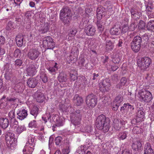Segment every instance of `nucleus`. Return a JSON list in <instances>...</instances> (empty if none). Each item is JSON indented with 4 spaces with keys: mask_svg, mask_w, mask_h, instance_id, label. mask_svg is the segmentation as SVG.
<instances>
[{
    "mask_svg": "<svg viewBox=\"0 0 154 154\" xmlns=\"http://www.w3.org/2000/svg\"><path fill=\"white\" fill-rule=\"evenodd\" d=\"M8 116L9 119H14L15 117V110H12L9 112Z\"/></svg>",
    "mask_w": 154,
    "mask_h": 154,
    "instance_id": "obj_53",
    "label": "nucleus"
},
{
    "mask_svg": "<svg viewBox=\"0 0 154 154\" xmlns=\"http://www.w3.org/2000/svg\"><path fill=\"white\" fill-rule=\"evenodd\" d=\"M113 43L110 40H107L106 41V50H111L114 48Z\"/></svg>",
    "mask_w": 154,
    "mask_h": 154,
    "instance_id": "obj_35",
    "label": "nucleus"
},
{
    "mask_svg": "<svg viewBox=\"0 0 154 154\" xmlns=\"http://www.w3.org/2000/svg\"><path fill=\"white\" fill-rule=\"evenodd\" d=\"M40 54V52L37 49L35 48H32L29 50L27 56L30 59L35 60L38 57Z\"/></svg>",
    "mask_w": 154,
    "mask_h": 154,
    "instance_id": "obj_9",
    "label": "nucleus"
},
{
    "mask_svg": "<svg viewBox=\"0 0 154 154\" xmlns=\"http://www.w3.org/2000/svg\"><path fill=\"white\" fill-rule=\"evenodd\" d=\"M112 58V62L116 64H118L120 60V58L118 54H115V56H113Z\"/></svg>",
    "mask_w": 154,
    "mask_h": 154,
    "instance_id": "obj_41",
    "label": "nucleus"
},
{
    "mask_svg": "<svg viewBox=\"0 0 154 154\" xmlns=\"http://www.w3.org/2000/svg\"><path fill=\"white\" fill-rule=\"evenodd\" d=\"M21 55V52L20 50L18 49H16L14 53V56L15 57H19Z\"/></svg>",
    "mask_w": 154,
    "mask_h": 154,
    "instance_id": "obj_51",
    "label": "nucleus"
},
{
    "mask_svg": "<svg viewBox=\"0 0 154 154\" xmlns=\"http://www.w3.org/2000/svg\"><path fill=\"white\" fill-rule=\"evenodd\" d=\"M145 23L142 20H140L138 25V28L140 29H144L145 26Z\"/></svg>",
    "mask_w": 154,
    "mask_h": 154,
    "instance_id": "obj_54",
    "label": "nucleus"
},
{
    "mask_svg": "<svg viewBox=\"0 0 154 154\" xmlns=\"http://www.w3.org/2000/svg\"><path fill=\"white\" fill-rule=\"evenodd\" d=\"M91 144V142L89 139H87L84 145H81L79 146L80 149H83L85 150H86L90 147Z\"/></svg>",
    "mask_w": 154,
    "mask_h": 154,
    "instance_id": "obj_27",
    "label": "nucleus"
},
{
    "mask_svg": "<svg viewBox=\"0 0 154 154\" xmlns=\"http://www.w3.org/2000/svg\"><path fill=\"white\" fill-rule=\"evenodd\" d=\"M109 66L110 67V68L109 67H108V66H107V68L108 70L110 71L112 70L114 71L116 70L118 68V67L117 66L115 65L113 66L109 65Z\"/></svg>",
    "mask_w": 154,
    "mask_h": 154,
    "instance_id": "obj_57",
    "label": "nucleus"
},
{
    "mask_svg": "<svg viewBox=\"0 0 154 154\" xmlns=\"http://www.w3.org/2000/svg\"><path fill=\"white\" fill-rule=\"evenodd\" d=\"M58 80L60 82H65L66 80V75L63 73H61L58 76Z\"/></svg>",
    "mask_w": 154,
    "mask_h": 154,
    "instance_id": "obj_43",
    "label": "nucleus"
},
{
    "mask_svg": "<svg viewBox=\"0 0 154 154\" xmlns=\"http://www.w3.org/2000/svg\"><path fill=\"white\" fill-rule=\"evenodd\" d=\"M130 12L131 14V17L134 18H138V17H136L138 13L134 9L132 8L131 9Z\"/></svg>",
    "mask_w": 154,
    "mask_h": 154,
    "instance_id": "obj_52",
    "label": "nucleus"
},
{
    "mask_svg": "<svg viewBox=\"0 0 154 154\" xmlns=\"http://www.w3.org/2000/svg\"><path fill=\"white\" fill-rule=\"evenodd\" d=\"M34 97L39 103L43 102L45 100L44 94L40 91H37L34 94Z\"/></svg>",
    "mask_w": 154,
    "mask_h": 154,
    "instance_id": "obj_14",
    "label": "nucleus"
},
{
    "mask_svg": "<svg viewBox=\"0 0 154 154\" xmlns=\"http://www.w3.org/2000/svg\"><path fill=\"white\" fill-rule=\"evenodd\" d=\"M14 23L11 21L9 22L6 27V29L8 30H10L14 29Z\"/></svg>",
    "mask_w": 154,
    "mask_h": 154,
    "instance_id": "obj_49",
    "label": "nucleus"
},
{
    "mask_svg": "<svg viewBox=\"0 0 154 154\" xmlns=\"http://www.w3.org/2000/svg\"><path fill=\"white\" fill-rule=\"evenodd\" d=\"M151 59L149 57H143L137 61L138 66L141 70L145 71L148 68L152 63Z\"/></svg>",
    "mask_w": 154,
    "mask_h": 154,
    "instance_id": "obj_5",
    "label": "nucleus"
},
{
    "mask_svg": "<svg viewBox=\"0 0 154 154\" xmlns=\"http://www.w3.org/2000/svg\"><path fill=\"white\" fill-rule=\"evenodd\" d=\"M110 120L108 117L104 115H99L97 117L96 125L99 130H103L104 132H107L109 128Z\"/></svg>",
    "mask_w": 154,
    "mask_h": 154,
    "instance_id": "obj_1",
    "label": "nucleus"
},
{
    "mask_svg": "<svg viewBox=\"0 0 154 154\" xmlns=\"http://www.w3.org/2000/svg\"><path fill=\"white\" fill-rule=\"evenodd\" d=\"M128 134L126 131H122L120 132L118 135V139L120 140H123L125 139Z\"/></svg>",
    "mask_w": 154,
    "mask_h": 154,
    "instance_id": "obj_38",
    "label": "nucleus"
},
{
    "mask_svg": "<svg viewBox=\"0 0 154 154\" xmlns=\"http://www.w3.org/2000/svg\"><path fill=\"white\" fill-rule=\"evenodd\" d=\"M121 127V125H120L119 121L117 119L115 120L114 122V125L113 126V129H114L115 131H119Z\"/></svg>",
    "mask_w": 154,
    "mask_h": 154,
    "instance_id": "obj_30",
    "label": "nucleus"
},
{
    "mask_svg": "<svg viewBox=\"0 0 154 154\" xmlns=\"http://www.w3.org/2000/svg\"><path fill=\"white\" fill-rule=\"evenodd\" d=\"M26 129V128L24 125L19 126L16 130V132L18 134H20Z\"/></svg>",
    "mask_w": 154,
    "mask_h": 154,
    "instance_id": "obj_42",
    "label": "nucleus"
},
{
    "mask_svg": "<svg viewBox=\"0 0 154 154\" xmlns=\"http://www.w3.org/2000/svg\"><path fill=\"white\" fill-rule=\"evenodd\" d=\"M142 42V39L140 37L138 36H136L133 39L132 43L141 45Z\"/></svg>",
    "mask_w": 154,
    "mask_h": 154,
    "instance_id": "obj_40",
    "label": "nucleus"
},
{
    "mask_svg": "<svg viewBox=\"0 0 154 154\" xmlns=\"http://www.w3.org/2000/svg\"><path fill=\"white\" fill-rule=\"evenodd\" d=\"M142 145L140 140H137L133 142L132 147L133 149L136 151L139 152L142 148Z\"/></svg>",
    "mask_w": 154,
    "mask_h": 154,
    "instance_id": "obj_17",
    "label": "nucleus"
},
{
    "mask_svg": "<svg viewBox=\"0 0 154 154\" xmlns=\"http://www.w3.org/2000/svg\"><path fill=\"white\" fill-rule=\"evenodd\" d=\"M86 102L89 108H92L96 106L97 102V99L94 95L90 94L87 96Z\"/></svg>",
    "mask_w": 154,
    "mask_h": 154,
    "instance_id": "obj_8",
    "label": "nucleus"
},
{
    "mask_svg": "<svg viewBox=\"0 0 154 154\" xmlns=\"http://www.w3.org/2000/svg\"><path fill=\"white\" fill-rule=\"evenodd\" d=\"M72 16L71 11L68 7H66L61 10L60 17L65 24L69 23L71 19Z\"/></svg>",
    "mask_w": 154,
    "mask_h": 154,
    "instance_id": "obj_3",
    "label": "nucleus"
},
{
    "mask_svg": "<svg viewBox=\"0 0 154 154\" xmlns=\"http://www.w3.org/2000/svg\"><path fill=\"white\" fill-rule=\"evenodd\" d=\"M12 76L11 73L7 72L5 73V76L7 80H9L11 79Z\"/></svg>",
    "mask_w": 154,
    "mask_h": 154,
    "instance_id": "obj_63",
    "label": "nucleus"
},
{
    "mask_svg": "<svg viewBox=\"0 0 154 154\" xmlns=\"http://www.w3.org/2000/svg\"><path fill=\"white\" fill-rule=\"evenodd\" d=\"M22 63V61L20 59H17L15 61V65L17 67L21 66Z\"/></svg>",
    "mask_w": 154,
    "mask_h": 154,
    "instance_id": "obj_61",
    "label": "nucleus"
},
{
    "mask_svg": "<svg viewBox=\"0 0 154 154\" xmlns=\"http://www.w3.org/2000/svg\"><path fill=\"white\" fill-rule=\"evenodd\" d=\"M85 151L83 149H80L79 147L77 150L75 152V154H85Z\"/></svg>",
    "mask_w": 154,
    "mask_h": 154,
    "instance_id": "obj_62",
    "label": "nucleus"
},
{
    "mask_svg": "<svg viewBox=\"0 0 154 154\" xmlns=\"http://www.w3.org/2000/svg\"><path fill=\"white\" fill-rule=\"evenodd\" d=\"M9 122L7 118H0V126L4 129L6 128L8 126Z\"/></svg>",
    "mask_w": 154,
    "mask_h": 154,
    "instance_id": "obj_20",
    "label": "nucleus"
},
{
    "mask_svg": "<svg viewBox=\"0 0 154 154\" xmlns=\"http://www.w3.org/2000/svg\"><path fill=\"white\" fill-rule=\"evenodd\" d=\"M5 140L8 148L11 150L14 149L17 145V141L14 138V134L11 132H8L6 135Z\"/></svg>",
    "mask_w": 154,
    "mask_h": 154,
    "instance_id": "obj_4",
    "label": "nucleus"
},
{
    "mask_svg": "<svg viewBox=\"0 0 154 154\" xmlns=\"http://www.w3.org/2000/svg\"><path fill=\"white\" fill-rule=\"evenodd\" d=\"M138 96L143 101L147 103H149L152 99L151 93L144 89H142L139 91Z\"/></svg>",
    "mask_w": 154,
    "mask_h": 154,
    "instance_id": "obj_6",
    "label": "nucleus"
},
{
    "mask_svg": "<svg viewBox=\"0 0 154 154\" xmlns=\"http://www.w3.org/2000/svg\"><path fill=\"white\" fill-rule=\"evenodd\" d=\"M72 52L70 56V57H71L73 54V52H74V57L73 59L76 60L78 58V55L79 54V50L78 48L76 46H74L72 48V50H71Z\"/></svg>",
    "mask_w": 154,
    "mask_h": 154,
    "instance_id": "obj_29",
    "label": "nucleus"
},
{
    "mask_svg": "<svg viewBox=\"0 0 154 154\" xmlns=\"http://www.w3.org/2000/svg\"><path fill=\"white\" fill-rule=\"evenodd\" d=\"M105 11V8L102 7L98 8L97 10V14H99V13H100V14L103 15L104 14Z\"/></svg>",
    "mask_w": 154,
    "mask_h": 154,
    "instance_id": "obj_50",
    "label": "nucleus"
},
{
    "mask_svg": "<svg viewBox=\"0 0 154 154\" xmlns=\"http://www.w3.org/2000/svg\"><path fill=\"white\" fill-rule=\"evenodd\" d=\"M85 32L88 36H94L96 31L95 27L91 25H89L86 26L84 29Z\"/></svg>",
    "mask_w": 154,
    "mask_h": 154,
    "instance_id": "obj_12",
    "label": "nucleus"
},
{
    "mask_svg": "<svg viewBox=\"0 0 154 154\" xmlns=\"http://www.w3.org/2000/svg\"><path fill=\"white\" fill-rule=\"evenodd\" d=\"M111 84L109 80L107 79L104 80L102 82L99 83V88L102 92H108L109 90Z\"/></svg>",
    "mask_w": 154,
    "mask_h": 154,
    "instance_id": "obj_7",
    "label": "nucleus"
},
{
    "mask_svg": "<svg viewBox=\"0 0 154 154\" xmlns=\"http://www.w3.org/2000/svg\"><path fill=\"white\" fill-rule=\"evenodd\" d=\"M77 129L82 132H89L91 131V128L89 126H87L86 125H80V127L78 128H77Z\"/></svg>",
    "mask_w": 154,
    "mask_h": 154,
    "instance_id": "obj_23",
    "label": "nucleus"
},
{
    "mask_svg": "<svg viewBox=\"0 0 154 154\" xmlns=\"http://www.w3.org/2000/svg\"><path fill=\"white\" fill-rule=\"evenodd\" d=\"M40 77L44 83H46L48 81V77L46 74L43 71H41L40 74Z\"/></svg>",
    "mask_w": 154,
    "mask_h": 154,
    "instance_id": "obj_39",
    "label": "nucleus"
},
{
    "mask_svg": "<svg viewBox=\"0 0 154 154\" xmlns=\"http://www.w3.org/2000/svg\"><path fill=\"white\" fill-rule=\"evenodd\" d=\"M37 125L36 123V121L35 120H33L31 121L29 124V127L35 128Z\"/></svg>",
    "mask_w": 154,
    "mask_h": 154,
    "instance_id": "obj_58",
    "label": "nucleus"
},
{
    "mask_svg": "<svg viewBox=\"0 0 154 154\" xmlns=\"http://www.w3.org/2000/svg\"><path fill=\"white\" fill-rule=\"evenodd\" d=\"M123 100V97L120 95H118L116 97L114 101V104L115 105H118V106H120Z\"/></svg>",
    "mask_w": 154,
    "mask_h": 154,
    "instance_id": "obj_32",
    "label": "nucleus"
},
{
    "mask_svg": "<svg viewBox=\"0 0 154 154\" xmlns=\"http://www.w3.org/2000/svg\"><path fill=\"white\" fill-rule=\"evenodd\" d=\"M49 29V27L48 23L42 24L39 29L40 32L42 34H44L47 32Z\"/></svg>",
    "mask_w": 154,
    "mask_h": 154,
    "instance_id": "obj_22",
    "label": "nucleus"
},
{
    "mask_svg": "<svg viewBox=\"0 0 154 154\" xmlns=\"http://www.w3.org/2000/svg\"><path fill=\"white\" fill-rule=\"evenodd\" d=\"M97 27L100 32H102L103 30L104 26H103V23L101 21L97 20Z\"/></svg>",
    "mask_w": 154,
    "mask_h": 154,
    "instance_id": "obj_45",
    "label": "nucleus"
},
{
    "mask_svg": "<svg viewBox=\"0 0 154 154\" xmlns=\"http://www.w3.org/2000/svg\"><path fill=\"white\" fill-rule=\"evenodd\" d=\"M77 32V29L76 28L71 29L69 33V35L70 37H74Z\"/></svg>",
    "mask_w": 154,
    "mask_h": 154,
    "instance_id": "obj_46",
    "label": "nucleus"
},
{
    "mask_svg": "<svg viewBox=\"0 0 154 154\" xmlns=\"http://www.w3.org/2000/svg\"><path fill=\"white\" fill-rule=\"evenodd\" d=\"M123 106H125V109H128V110H130L132 112V113L134 109L133 106L131 105L129 103H124Z\"/></svg>",
    "mask_w": 154,
    "mask_h": 154,
    "instance_id": "obj_48",
    "label": "nucleus"
},
{
    "mask_svg": "<svg viewBox=\"0 0 154 154\" xmlns=\"http://www.w3.org/2000/svg\"><path fill=\"white\" fill-rule=\"evenodd\" d=\"M27 111L26 108H22L17 112V118L20 120H22L26 117L28 115Z\"/></svg>",
    "mask_w": 154,
    "mask_h": 154,
    "instance_id": "obj_11",
    "label": "nucleus"
},
{
    "mask_svg": "<svg viewBox=\"0 0 154 154\" xmlns=\"http://www.w3.org/2000/svg\"><path fill=\"white\" fill-rule=\"evenodd\" d=\"M23 36L17 35L16 37V42L18 47H21L23 43Z\"/></svg>",
    "mask_w": 154,
    "mask_h": 154,
    "instance_id": "obj_31",
    "label": "nucleus"
},
{
    "mask_svg": "<svg viewBox=\"0 0 154 154\" xmlns=\"http://www.w3.org/2000/svg\"><path fill=\"white\" fill-rule=\"evenodd\" d=\"M36 140L34 136L29 137L27 142L23 150V154H32L34 149Z\"/></svg>",
    "mask_w": 154,
    "mask_h": 154,
    "instance_id": "obj_2",
    "label": "nucleus"
},
{
    "mask_svg": "<svg viewBox=\"0 0 154 154\" xmlns=\"http://www.w3.org/2000/svg\"><path fill=\"white\" fill-rule=\"evenodd\" d=\"M93 16V14H88L85 13L83 15L82 21L85 24H86L88 22L89 20L91 19L92 17Z\"/></svg>",
    "mask_w": 154,
    "mask_h": 154,
    "instance_id": "obj_26",
    "label": "nucleus"
},
{
    "mask_svg": "<svg viewBox=\"0 0 154 154\" xmlns=\"http://www.w3.org/2000/svg\"><path fill=\"white\" fill-rule=\"evenodd\" d=\"M26 71L29 75L33 76L36 72V69L34 65L32 64L29 66Z\"/></svg>",
    "mask_w": 154,
    "mask_h": 154,
    "instance_id": "obj_18",
    "label": "nucleus"
},
{
    "mask_svg": "<svg viewBox=\"0 0 154 154\" xmlns=\"http://www.w3.org/2000/svg\"><path fill=\"white\" fill-rule=\"evenodd\" d=\"M132 131L134 134H140L143 132V130L140 127L136 126L133 128Z\"/></svg>",
    "mask_w": 154,
    "mask_h": 154,
    "instance_id": "obj_36",
    "label": "nucleus"
},
{
    "mask_svg": "<svg viewBox=\"0 0 154 154\" xmlns=\"http://www.w3.org/2000/svg\"><path fill=\"white\" fill-rule=\"evenodd\" d=\"M74 103L77 106H81L83 103L82 98L77 94L75 95L74 96Z\"/></svg>",
    "mask_w": 154,
    "mask_h": 154,
    "instance_id": "obj_24",
    "label": "nucleus"
},
{
    "mask_svg": "<svg viewBox=\"0 0 154 154\" xmlns=\"http://www.w3.org/2000/svg\"><path fill=\"white\" fill-rule=\"evenodd\" d=\"M30 114L34 116L35 119L38 115L39 113V109L37 106H34L30 111Z\"/></svg>",
    "mask_w": 154,
    "mask_h": 154,
    "instance_id": "obj_33",
    "label": "nucleus"
},
{
    "mask_svg": "<svg viewBox=\"0 0 154 154\" xmlns=\"http://www.w3.org/2000/svg\"><path fill=\"white\" fill-rule=\"evenodd\" d=\"M57 63L53 61L48 62L46 63L45 67L51 73H54L57 70Z\"/></svg>",
    "mask_w": 154,
    "mask_h": 154,
    "instance_id": "obj_10",
    "label": "nucleus"
},
{
    "mask_svg": "<svg viewBox=\"0 0 154 154\" xmlns=\"http://www.w3.org/2000/svg\"><path fill=\"white\" fill-rule=\"evenodd\" d=\"M69 152V146L66 147L63 150V152L64 154H68Z\"/></svg>",
    "mask_w": 154,
    "mask_h": 154,
    "instance_id": "obj_64",
    "label": "nucleus"
},
{
    "mask_svg": "<svg viewBox=\"0 0 154 154\" xmlns=\"http://www.w3.org/2000/svg\"><path fill=\"white\" fill-rule=\"evenodd\" d=\"M143 154H154L153 151L149 143H147L145 144Z\"/></svg>",
    "mask_w": 154,
    "mask_h": 154,
    "instance_id": "obj_21",
    "label": "nucleus"
},
{
    "mask_svg": "<svg viewBox=\"0 0 154 154\" xmlns=\"http://www.w3.org/2000/svg\"><path fill=\"white\" fill-rule=\"evenodd\" d=\"M137 26V25L134 22H132L129 26L128 28L129 32L133 31L134 30Z\"/></svg>",
    "mask_w": 154,
    "mask_h": 154,
    "instance_id": "obj_44",
    "label": "nucleus"
},
{
    "mask_svg": "<svg viewBox=\"0 0 154 154\" xmlns=\"http://www.w3.org/2000/svg\"><path fill=\"white\" fill-rule=\"evenodd\" d=\"M13 100V99H11L8 100L5 97L3 96L1 100V103L0 104V108L3 109L5 108L7 105L8 104V103H9V101Z\"/></svg>",
    "mask_w": 154,
    "mask_h": 154,
    "instance_id": "obj_19",
    "label": "nucleus"
},
{
    "mask_svg": "<svg viewBox=\"0 0 154 154\" xmlns=\"http://www.w3.org/2000/svg\"><path fill=\"white\" fill-rule=\"evenodd\" d=\"M72 123L75 127V128H78L79 127L81 120V116L78 115V116H71Z\"/></svg>",
    "mask_w": 154,
    "mask_h": 154,
    "instance_id": "obj_13",
    "label": "nucleus"
},
{
    "mask_svg": "<svg viewBox=\"0 0 154 154\" xmlns=\"http://www.w3.org/2000/svg\"><path fill=\"white\" fill-rule=\"evenodd\" d=\"M110 32L112 35H118L120 33V29L118 26H115L111 29Z\"/></svg>",
    "mask_w": 154,
    "mask_h": 154,
    "instance_id": "obj_28",
    "label": "nucleus"
},
{
    "mask_svg": "<svg viewBox=\"0 0 154 154\" xmlns=\"http://www.w3.org/2000/svg\"><path fill=\"white\" fill-rule=\"evenodd\" d=\"M38 80L34 78H30L27 80V85L31 88H35L38 84Z\"/></svg>",
    "mask_w": 154,
    "mask_h": 154,
    "instance_id": "obj_15",
    "label": "nucleus"
},
{
    "mask_svg": "<svg viewBox=\"0 0 154 154\" xmlns=\"http://www.w3.org/2000/svg\"><path fill=\"white\" fill-rule=\"evenodd\" d=\"M53 39L52 38L49 36H47L44 38L43 40V47L48 46V44L50 43L53 42Z\"/></svg>",
    "mask_w": 154,
    "mask_h": 154,
    "instance_id": "obj_25",
    "label": "nucleus"
},
{
    "mask_svg": "<svg viewBox=\"0 0 154 154\" xmlns=\"http://www.w3.org/2000/svg\"><path fill=\"white\" fill-rule=\"evenodd\" d=\"M131 48L135 52H137L140 49L141 45L131 42Z\"/></svg>",
    "mask_w": 154,
    "mask_h": 154,
    "instance_id": "obj_37",
    "label": "nucleus"
},
{
    "mask_svg": "<svg viewBox=\"0 0 154 154\" xmlns=\"http://www.w3.org/2000/svg\"><path fill=\"white\" fill-rule=\"evenodd\" d=\"M129 32V29L128 25V24H124L122 26V32L123 33H125Z\"/></svg>",
    "mask_w": 154,
    "mask_h": 154,
    "instance_id": "obj_47",
    "label": "nucleus"
},
{
    "mask_svg": "<svg viewBox=\"0 0 154 154\" xmlns=\"http://www.w3.org/2000/svg\"><path fill=\"white\" fill-rule=\"evenodd\" d=\"M143 109L140 108L138 109L136 114V120L137 122H139L143 120L144 117V113L143 111Z\"/></svg>",
    "mask_w": 154,
    "mask_h": 154,
    "instance_id": "obj_16",
    "label": "nucleus"
},
{
    "mask_svg": "<svg viewBox=\"0 0 154 154\" xmlns=\"http://www.w3.org/2000/svg\"><path fill=\"white\" fill-rule=\"evenodd\" d=\"M127 82V79L125 77L121 78L120 82V86L122 87L125 85Z\"/></svg>",
    "mask_w": 154,
    "mask_h": 154,
    "instance_id": "obj_56",
    "label": "nucleus"
},
{
    "mask_svg": "<svg viewBox=\"0 0 154 154\" xmlns=\"http://www.w3.org/2000/svg\"><path fill=\"white\" fill-rule=\"evenodd\" d=\"M63 139L60 136L57 137L55 140V141L56 144L57 145H59Z\"/></svg>",
    "mask_w": 154,
    "mask_h": 154,
    "instance_id": "obj_59",
    "label": "nucleus"
},
{
    "mask_svg": "<svg viewBox=\"0 0 154 154\" xmlns=\"http://www.w3.org/2000/svg\"><path fill=\"white\" fill-rule=\"evenodd\" d=\"M146 28L149 31H152L154 29V20H150L146 25Z\"/></svg>",
    "mask_w": 154,
    "mask_h": 154,
    "instance_id": "obj_34",
    "label": "nucleus"
},
{
    "mask_svg": "<svg viewBox=\"0 0 154 154\" xmlns=\"http://www.w3.org/2000/svg\"><path fill=\"white\" fill-rule=\"evenodd\" d=\"M55 44L53 40L52 42H51V43H49L48 44V46L43 47L45 49H53L54 47Z\"/></svg>",
    "mask_w": 154,
    "mask_h": 154,
    "instance_id": "obj_55",
    "label": "nucleus"
},
{
    "mask_svg": "<svg viewBox=\"0 0 154 154\" xmlns=\"http://www.w3.org/2000/svg\"><path fill=\"white\" fill-rule=\"evenodd\" d=\"M85 13L88 14H93V16L94 15V12L92 9L88 7L87 8H86Z\"/></svg>",
    "mask_w": 154,
    "mask_h": 154,
    "instance_id": "obj_60",
    "label": "nucleus"
}]
</instances>
